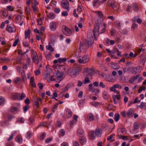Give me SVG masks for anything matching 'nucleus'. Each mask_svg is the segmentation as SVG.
I'll list each match as a JSON object with an SVG mask.
<instances>
[{"instance_id": "17", "label": "nucleus", "mask_w": 146, "mask_h": 146, "mask_svg": "<svg viewBox=\"0 0 146 146\" xmlns=\"http://www.w3.org/2000/svg\"><path fill=\"white\" fill-rule=\"evenodd\" d=\"M89 136L90 139L91 140H93L95 138L94 131H90L89 133Z\"/></svg>"}, {"instance_id": "9", "label": "nucleus", "mask_w": 146, "mask_h": 146, "mask_svg": "<svg viewBox=\"0 0 146 146\" xmlns=\"http://www.w3.org/2000/svg\"><path fill=\"white\" fill-rule=\"evenodd\" d=\"M44 78L47 79V81L49 82H50L51 81H56V79L53 78V80H51V76L50 75L49 73H46L44 74Z\"/></svg>"}, {"instance_id": "54", "label": "nucleus", "mask_w": 146, "mask_h": 146, "mask_svg": "<svg viewBox=\"0 0 146 146\" xmlns=\"http://www.w3.org/2000/svg\"><path fill=\"white\" fill-rule=\"evenodd\" d=\"M4 103V99L2 96L0 97V104L2 105Z\"/></svg>"}, {"instance_id": "28", "label": "nucleus", "mask_w": 146, "mask_h": 146, "mask_svg": "<svg viewBox=\"0 0 146 146\" xmlns=\"http://www.w3.org/2000/svg\"><path fill=\"white\" fill-rule=\"evenodd\" d=\"M87 72H88V73L87 74V75L88 76H92L93 74L94 71L93 70L90 68H87Z\"/></svg>"}, {"instance_id": "59", "label": "nucleus", "mask_w": 146, "mask_h": 146, "mask_svg": "<svg viewBox=\"0 0 146 146\" xmlns=\"http://www.w3.org/2000/svg\"><path fill=\"white\" fill-rule=\"evenodd\" d=\"M115 26L118 28L120 27V23L119 21H115Z\"/></svg>"}, {"instance_id": "26", "label": "nucleus", "mask_w": 146, "mask_h": 146, "mask_svg": "<svg viewBox=\"0 0 146 146\" xmlns=\"http://www.w3.org/2000/svg\"><path fill=\"white\" fill-rule=\"evenodd\" d=\"M66 114L67 117L69 118L72 116V112L70 110H68L66 111Z\"/></svg>"}, {"instance_id": "44", "label": "nucleus", "mask_w": 146, "mask_h": 146, "mask_svg": "<svg viewBox=\"0 0 146 146\" xmlns=\"http://www.w3.org/2000/svg\"><path fill=\"white\" fill-rule=\"evenodd\" d=\"M96 13H97V15L100 17L102 18L103 17V15L102 12L97 11H96Z\"/></svg>"}, {"instance_id": "1", "label": "nucleus", "mask_w": 146, "mask_h": 146, "mask_svg": "<svg viewBox=\"0 0 146 146\" xmlns=\"http://www.w3.org/2000/svg\"><path fill=\"white\" fill-rule=\"evenodd\" d=\"M87 44V41L86 40L80 42L79 49L80 52H84V51H85L86 52V50L88 48V46L87 45H86Z\"/></svg>"}, {"instance_id": "15", "label": "nucleus", "mask_w": 146, "mask_h": 146, "mask_svg": "<svg viewBox=\"0 0 146 146\" xmlns=\"http://www.w3.org/2000/svg\"><path fill=\"white\" fill-rule=\"evenodd\" d=\"M25 39H27L28 38L29 39L30 38V36L31 33V31L30 29H28L27 30H26L25 31Z\"/></svg>"}, {"instance_id": "39", "label": "nucleus", "mask_w": 146, "mask_h": 146, "mask_svg": "<svg viewBox=\"0 0 146 146\" xmlns=\"http://www.w3.org/2000/svg\"><path fill=\"white\" fill-rule=\"evenodd\" d=\"M133 127L134 129L137 130L139 128V124L138 123L135 122L134 123Z\"/></svg>"}, {"instance_id": "49", "label": "nucleus", "mask_w": 146, "mask_h": 146, "mask_svg": "<svg viewBox=\"0 0 146 146\" xmlns=\"http://www.w3.org/2000/svg\"><path fill=\"white\" fill-rule=\"evenodd\" d=\"M29 123L31 124L34 122V119L33 117H31L29 119Z\"/></svg>"}, {"instance_id": "57", "label": "nucleus", "mask_w": 146, "mask_h": 146, "mask_svg": "<svg viewBox=\"0 0 146 146\" xmlns=\"http://www.w3.org/2000/svg\"><path fill=\"white\" fill-rule=\"evenodd\" d=\"M19 42V39L18 38H17L16 39V40H15V41L14 42V43L13 44V46H16L17 44L18 43V42Z\"/></svg>"}, {"instance_id": "61", "label": "nucleus", "mask_w": 146, "mask_h": 146, "mask_svg": "<svg viewBox=\"0 0 146 146\" xmlns=\"http://www.w3.org/2000/svg\"><path fill=\"white\" fill-rule=\"evenodd\" d=\"M60 132L61 133L60 135L62 136H63L65 134V131L64 129H60Z\"/></svg>"}, {"instance_id": "20", "label": "nucleus", "mask_w": 146, "mask_h": 146, "mask_svg": "<svg viewBox=\"0 0 146 146\" xmlns=\"http://www.w3.org/2000/svg\"><path fill=\"white\" fill-rule=\"evenodd\" d=\"M102 132V130L101 129H96L95 130V134L98 137H100L101 136Z\"/></svg>"}, {"instance_id": "55", "label": "nucleus", "mask_w": 146, "mask_h": 146, "mask_svg": "<svg viewBox=\"0 0 146 146\" xmlns=\"http://www.w3.org/2000/svg\"><path fill=\"white\" fill-rule=\"evenodd\" d=\"M1 60H2L4 61H6L7 62H9L10 60L9 59L5 57H3L1 58Z\"/></svg>"}, {"instance_id": "51", "label": "nucleus", "mask_w": 146, "mask_h": 146, "mask_svg": "<svg viewBox=\"0 0 146 146\" xmlns=\"http://www.w3.org/2000/svg\"><path fill=\"white\" fill-rule=\"evenodd\" d=\"M115 88H118L121 89L122 88L121 86L119 84H116L114 85Z\"/></svg>"}, {"instance_id": "7", "label": "nucleus", "mask_w": 146, "mask_h": 146, "mask_svg": "<svg viewBox=\"0 0 146 146\" xmlns=\"http://www.w3.org/2000/svg\"><path fill=\"white\" fill-rule=\"evenodd\" d=\"M61 5L63 8L66 9L68 11H69V3L66 0H63L61 2Z\"/></svg>"}, {"instance_id": "32", "label": "nucleus", "mask_w": 146, "mask_h": 146, "mask_svg": "<svg viewBox=\"0 0 146 146\" xmlns=\"http://www.w3.org/2000/svg\"><path fill=\"white\" fill-rule=\"evenodd\" d=\"M30 106L29 105H26V106L23 107V109L24 113H25L27 110L29 109Z\"/></svg>"}, {"instance_id": "38", "label": "nucleus", "mask_w": 146, "mask_h": 146, "mask_svg": "<svg viewBox=\"0 0 146 146\" xmlns=\"http://www.w3.org/2000/svg\"><path fill=\"white\" fill-rule=\"evenodd\" d=\"M111 36H114L116 32L115 30L113 28H111L110 30Z\"/></svg>"}, {"instance_id": "64", "label": "nucleus", "mask_w": 146, "mask_h": 146, "mask_svg": "<svg viewBox=\"0 0 146 146\" xmlns=\"http://www.w3.org/2000/svg\"><path fill=\"white\" fill-rule=\"evenodd\" d=\"M73 146H79V142L78 141H75L73 144Z\"/></svg>"}, {"instance_id": "25", "label": "nucleus", "mask_w": 146, "mask_h": 146, "mask_svg": "<svg viewBox=\"0 0 146 146\" xmlns=\"http://www.w3.org/2000/svg\"><path fill=\"white\" fill-rule=\"evenodd\" d=\"M88 119L89 121H92L94 120V117L92 113H90L88 116Z\"/></svg>"}, {"instance_id": "6", "label": "nucleus", "mask_w": 146, "mask_h": 146, "mask_svg": "<svg viewBox=\"0 0 146 146\" xmlns=\"http://www.w3.org/2000/svg\"><path fill=\"white\" fill-rule=\"evenodd\" d=\"M81 71V68L79 67H76L72 69L71 76L72 77H74L77 75V74Z\"/></svg>"}, {"instance_id": "19", "label": "nucleus", "mask_w": 146, "mask_h": 146, "mask_svg": "<svg viewBox=\"0 0 146 146\" xmlns=\"http://www.w3.org/2000/svg\"><path fill=\"white\" fill-rule=\"evenodd\" d=\"M14 29L10 25H8L7 27L6 28L7 31H8L10 33H13L15 32V30L14 31Z\"/></svg>"}, {"instance_id": "60", "label": "nucleus", "mask_w": 146, "mask_h": 146, "mask_svg": "<svg viewBox=\"0 0 146 146\" xmlns=\"http://www.w3.org/2000/svg\"><path fill=\"white\" fill-rule=\"evenodd\" d=\"M54 12L56 13H58L60 11V9L58 8H55L54 9Z\"/></svg>"}, {"instance_id": "46", "label": "nucleus", "mask_w": 146, "mask_h": 146, "mask_svg": "<svg viewBox=\"0 0 146 146\" xmlns=\"http://www.w3.org/2000/svg\"><path fill=\"white\" fill-rule=\"evenodd\" d=\"M32 134L31 132L30 131H28L27 133V138L28 139H30L31 137Z\"/></svg>"}, {"instance_id": "41", "label": "nucleus", "mask_w": 146, "mask_h": 146, "mask_svg": "<svg viewBox=\"0 0 146 146\" xmlns=\"http://www.w3.org/2000/svg\"><path fill=\"white\" fill-rule=\"evenodd\" d=\"M91 82L89 80V78L88 77H86L85 78L84 80V84H86V83H90Z\"/></svg>"}, {"instance_id": "13", "label": "nucleus", "mask_w": 146, "mask_h": 146, "mask_svg": "<svg viewBox=\"0 0 146 146\" xmlns=\"http://www.w3.org/2000/svg\"><path fill=\"white\" fill-rule=\"evenodd\" d=\"M134 112V111L133 109L132 108L129 109L126 113L127 116L129 117H131Z\"/></svg>"}, {"instance_id": "43", "label": "nucleus", "mask_w": 146, "mask_h": 146, "mask_svg": "<svg viewBox=\"0 0 146 146\" xmlns=\"http://www.w3.org/2000/svg\"><path fill=\"white\" fill-rule=\"evenodd\" d=\"M7 117L9 121H10L13 118H14V116L12 114H9Z\"/></svg>"}, {"instance_id": "29", "label": "nucleus", "mask_w": 146, "mask_h": 146, "mask_svg": "<svg viewBox=\"0 0 146 146\" xmlns=\"http://www.w3.org/2000/svg\"><path fill=\"white\" fill-rule=\"evenodd\" d=\"M21 18L19 15H17L16 17L15 21L16 23H19L21 21Z\"/></svg>"}, {"instance_id": "14", "label": "nucleus", "mask_w": 146, "mask_h": 146, "mask_svg": "<svg viewBox=\"0 0 146 146\" xmlns=\"http://www.w3.org/2000/svg\"><path fill=\"white\" fill-rule=\"evenodd\" d=\"M139 77V75H137L135 76L132 77L129 80L130 83H132L134 82V81L137 79Z\"/></svg>"}, {"instance_id": "10", "label": "nucleus", "mask_w": 146, "mask_h": 146, "mask_svg": "<svg viewBox=\"0 0 146 146\" xmlns=\"http://www.w3.org/2000/svg\"><path fill=\"white\" fill-rule=\"evenodd\" d=\"M109 65L111 68L115 69H118L119 67V66L116 63L111 62L109 64Z\"/></svg>"}, {"instance_id": "56", "label": "nucleus", "mask_w": 146, "mask_h": 146, "mask_svg": "<svg viewBox=\"0 0 146 146\" xmlns=\"http://www.w3.org/2000/svg\"><path fill=\"white\" fill-rule=\"evenodd\" d=\"M120 114L123 117H126L127 116L126 113L125 111H121L120 112Z\"/></svg>"}, {"instance_id": "31", "label": "nucleus", "mask_w": 146, "mask_h": 146, "mask_svg": "<svg viewBox=\"0 0 146 146\" xmlns=\"http://www.w3.org/2000/svg\"><path fill=\"white\" fill-rule=\"evenodd\" d=\"M25 11L27 15H29L30 14L31 11L29 7H26L25 9Z\"/></svg>"}, {"instance_id": "5", "label": "nucleus", "mask_w": 146, "mask_h": 146, "mask_svg": "<svg viewBox=\"0 0 146 146\" xmlns=\"http://www.w3.org/2000/svg\"><path fill=\"white\" fill-rule=\"evenodd\" d=\"M31 56L33 62H35L36 63H38L41 60V59H40L38 58L37 53L36 52L33 51L32 53Z\"/></svg>"}, {"instance_id": "8", "label": "nucleus", "mask_w": 146, "mask_h": 146, "mask_svg": "<svg viewBox=\"0 0 146 146\" xmlns=\"http://www.w3.org/2000/svg\"><path fill=\"white\" fill-rule=\"evenodd\" d=\"M62 32L64 34L67 36H69L72 34V31L71 30L66 26L64 27V28L62 30Z\"/></svg>"}, {"instance_id": "30", "label": "nucleus", "mask_w": 146, "mask_h": 146, "mask_svg": "<svg viewBox=\"0 0 146 146\" xmlns=\"http://www.w3.org/2000/svg\"><path fill=\"white\" fill-rule=\"evenodd\" d=\"M84 131L82 129H79L77 131V134L78 136L81 135H83L84 133Z\"/></svg>"}, {"instance_id": "50", "label": "nucleus", "mask_w": 146, "mask_h": 146, "mask_svg": "<svg viewBox=\"0 0 146 146\" xmlns=\"http://www.w3.org/2000/svg\"><path fill=\"white\" fill-rule=\"evenodd\" d=\"M18 95L17 94H15L13 95L12 99L14 100L18 99Z\"/></svg>"}, {"instance_id": "53", "label": "nucleus", "mask_w": 146, "mask_h": 146, "mask_svg": "<svg viewBox=\"0 0 146 146\" xmlns=\"http://www.w3.org/2000/svg\"><path fill=\"white\" fill-rule=\"evenodd\" d=\"M2 15H3L4 17H7L8 15L7 11H3Z\"/></svg>"}, {"instance_id": "23", "label": "nucleus", "mask_w": 146, "mask_h": 146, "mask_svg": "<svg viewBox=\"0 0 146 146\" xmlns=\"http://www.w3.org/2000/svg\"><path fill=\"white\" fill-rule=\"evenodd\" d=\"M21 79L19 77H17L15 78L13 80L14 83L15 84H19L21 81Z\"/></svg>"}, {"instance_id": "24", "label": "nucleus", "mask_w": 146, "mask_h": 146, "mask_svg": "<svg viewBox=\"0 0 146 146\" xmlns=\"http://www.w3.org/2000/svg\"><path fill=\"white\" fill-rule=\"evenodd\" d=\"M21 75L22 78V80L23 82L25 81V79L26 78V75L25 73V71L24 70H23L22 72H21Z\"/></svg>"}, {"instance_id": "27", "label": "nucleus", "mask_w": 146, "mask_h": 146, "mask_svg": "<svg viewBox=\"0 0 146 146\" xmlns=\"http://www.w3.org/2000/svg\"><path fill=\"white\" fill-rule=\"evenodd\" d=\"M81 52H76L75 54V57L76 58L79 59L81 57Z\"/></svg>"}, {"instance_id": "11", "label": "nucleus", "mask_w": 146, "mask_h": 146, "mask_svg": "<svg viewBox=\"0 0 146 146\" xmlns=\"http://www.w3.org/2000/svg\"><path fill=\"white\" fill-rule=\"evenodd\" d=\"M79 141L82 145H85L86 143V138L84 136L81 137L79 138Z\"/></svg>"}, {"instance_id": "4", "label": "nucleus", "mask_w": 146, "mask_h": 146, "mask_svg": "<svg viewBox=\"0 0 146 146\" xmlns=\"http://www.w3.org/2000/svg\"><path fill=\"white\" fill-rule=\"evenodd\" d=\"M56 74V77L55 79L57 82H60L64 78V77H63V73L59 71H57Z\"/></svg>"}, {"instance_id": "45", "label": "nucleus", "mask_w": 146, "mask_h": 146, "mask_svg": "<svg viewBox=\"0 0 146 146\" xmlns=\"http://www.w3.org/2000/svg\"><path fill=\"white\" fill-rule=\"evenodd\" d=\"M46 135V133L45 132H43L42 133V134L40 135V139L42 140L44 139Z\"/></svg>"}, {"instance_id": "2", "label": "nucleus", "mask_w": 146, "mask_h": 146, "mask_svg": "<svg viewBox=\"0 0 146 146\" xmlns=\"http://www.w3.org/2000/svg\"><path fill=\"white\" fill-rule=\"evenodd\" d=\"M108 5L115 11H117L118 9L117 3L115 2L113 0H109L108 1Z\"/></svg>"}, {"instance_id": "34", "label": "nucleus", "mask_w": 146, "mask_h": 146, "mask_svg": "<svg viewBox=\"0 0 146 146\" xmlns=\"http://www.w3.org/2000/svg\"><path fill=\"white\" fill-rule=\"evenodd\" d=\"M119 117L120 115L119 113H116L114 116V119L116 121H117L119 120Z\"/></svg>"}, {"instance_id": "40", "label": "nucleus", "mask_w": 146, "mask_h": 146, "mask_svg": "<svg viewBox=\"0 0 146 146\" xmlns=\"http://www.w3.org/2000/svg\"><path fill=\"white\" fill-rule=\"evenodd\" d=\"M46 48L50 50L51 52L54 51V49L52 48V46L50 45H49L46 46Z\"/></svg>"}, {"instance_id": "18", "label": "nucleus", "mask_w": 146, "mask_h": 146, "mask_svg": "<svg viewBox=\"0 0 146 146\" xmlns=\"http://www.w3.org/2000/svg\"><path fill=\"white\" fill-rule=\"evenodd\" d=\"M102 96L105 100H108L109 97V94L107 92L104 91L102 93Z\"/></svg>"}, {"instance_id": "47", "label": "nucleus", "mask_w": 146, "mask_h": 146, "mask_svg": "<svg viewBox=\"0 0 146 146\" xmlns=\"http://www.w3.org/2000/svg\"><path fill=\"white\" fill-rule=\"evenodd\" d=\"M112 97H113L114 99L117 98L118 100H120L121 98V96L120 94L116 95H113Z\"/></svg>"}, {"instance_id": "36", "label": "nucleus", "mask_w": 146, "mask_h": 146, "mask_svg": "<svg viewBox=\"0 0 146 146\" xmlns=\"http://www.w3.org/2000/svg\"><path fill=\"white\" fill-rule=\"evenodd\" d=\"M18 110V109L16 107H12L10 109L11 111L14 113H15V112L17 111Z\"/></svg>"}, {"instance_id": "58", "label": "nucleus", "mask_w": 146, "mask_h": 146, "mask_svg": "<svg viewBox=\"0 0 146 146\" xmlns=\"http://www.w3.org/2000/svg\"><path fill=\"white\" fill-rule=\"evenodd\" d=\"M24 102L26 104V105H29V104L30 103V100L28 98H26Z\"/></svg>"}, {"instance_id": "63", "label": "nucleus", "mask_w": 146, "mask_h": 146, "mask_svg": "<svg viewBox=\"0 0 146 146\" xmlns=\"http://www.w3.org/2000/svg\"><path fill=\"white\" fill-rule=\"evenodd\" d=\"M51 56V54L50 53H48L45 55V57L47 59H49L50 58Z\"/></svg>"}, {"instance_id": "3", "label": "nucleus", "mask_w": 146, "mask_h": 146, "mask_svg": "<svg viewBox=\"0 0 146 146\" xmlns=\"http://www.w3.org/2000/svg\"><path fill=\"white\" fill-rule=\"evenodd\" d=\"M90 60L89 56L88 55H84L82 57L78 59V62L80 64H85L88 62Z\"/></svg>"}, {"instance_id": "52", "label": "nucleus", "mask_w": 146, "mask_h": 146, "mask_svg": "<svg viewBox=\"0 0 146 146\" xmlns=\"http://www.w3.org/2000/svg\"><path fill=\"white\" fill-rule=\"evenodd\" d=\"M26 97V95L25 94L22 92L21 93V96H20V98L21 100H23Z\"/></svg>"}, {"instance_id": "16", "label": "nucleus", "mask_w": 146, "mask_h": 146, "mask_svg": "<svg viewBox=\"0 0 146 146\" xmlns=\"http://www.w3.org/2000/svg\"><path fill=\"white\" fill-rule=\"evenodd\" d=\"M50 27L51 30L54 31L56 29V25L55 23L53 22L51 23L50 24Z\"/></svg>"}, {"instance_id": "12", "label": "nucleus", "mask_w": 146, "mask_h": 146, "mask_svg": "<svg viewBox=\"0 0 146 146\" xmlns=\"http://www.w3.org/2000/svg\"><path fill=\"white\" fill-rule=\"evenodd\" d=\"M141 67L140 66H138L133 68L132 71V73L133 74H136L140 72Z\"/></svg>"}, {"instance_id": "22", "label": "nucleus", "mask_w": 146, "mask_h": 146, "mask_svg": "<svg viewBox=\"0 0 146 146\" xmlns=\"http://www.w3.org/2000/svg\"><path fill=\"white\" fill-rule=\"evenodd\" d=\"M91 36H92L91 35ZM94 42V40L93 39V36H91V40H88V41H87V46H89L92 45Z\"/></svg>"}, {"instance_id": "62", "label": "nucleus", "mask_w": 146, "mask_h": 146, "mask_svg": "<svg viewBox=\"0 0 146 146\" xmlns=\"http://www.w3.org/2000/svg\"><path fill=\"white\" fill-rule=\"evenodd\" d=\"M16 141L19 143H21L22 142V139L20 137H17Z\"/></svg>"}, {"instance_id": "33", "label": "nucleus", "mask_w": 146, "mask_h": 146, "mask_svg": "<svg viewBox=\"0 0 146 146\" xmlns=\"http://www.w3.org/2000/svg\"><path fill=\"white\" fill-rule=\"evenodd\" d=\"M67 58H59L58 59V62L59 63H61L66 62L67 60Z\"/></svg>"}, {"instance_id": "48", "label": "nucleus", "mask_w": 146, "mask_h": 146, "mask_svg": "<svg viewBox=\"0 0 146 146\" xmlns=\"http://www.w3.org/2000/svg\"><path fill=\"white\" fill-rule=\"evenodd\" d=\"M49 14L50 15V18L53 19L54 18L55 15V14L53 13H50Z\"/></svg>"}, {"instance_id": "21", "label": "nucleus", "mask_w": 146, "mask_h": 146, "mask_svg": "<svg viewBox=\"0 0 146 146\" xmlns=\"http://www.w3.org/2000/svg\"><path fill=\"white\" fill-rule=\"evenodd\" d=\"M99 30V26L98 24L95 25L94 29H93V33L94 36H95V33L97 32H98Z\"/></svg>"}, {"instance_id": "35", "label": "nucleus", "mask_w": 146, "mask_h": 146, "mask_svg": "<svg viewBox=\"0 0 146 146\" xmlns=\"http://www.w3.org/2000/svg\"><path fill=\"white\" fill-rule=\"evenodd\" d=\"M132 7L134 10V11H138V8L136 3H133L132 4Z\"/></svg>"}, {"instance_id": "37", "label": "nucleus", "mask_w": 146, "mask_h": 146, "mask_svg": "<svg viewBox=\"0 0 146 146\" xmlns=\"http://www.w3.org/2000/svg\"><path fill=\"white\" fill-rule=\"evenodd\" d=\"M47 123L46 121H44L40 123V124L38 125V127L41 126H44L47 127Z\"/></svg>"}, {"instance_id": "42", "label": "nucleus", "mask_w": 146, "mask_h": 146, "mask_svg": "<svg viewBox=\"0 0 146 146\" xmlns=\"http://www.w3.org/2000/svg\"><path fill=\"white\" fill-rule=\"evenodd\" d=\"M17 121L21 123H23L24 122L25 119L23 117L19 118L18 119Z\"/></svg>"}]
</instances>
